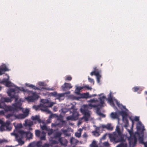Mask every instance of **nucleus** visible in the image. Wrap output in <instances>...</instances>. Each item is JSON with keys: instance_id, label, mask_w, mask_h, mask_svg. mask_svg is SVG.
Here are the masks:
<instances>
[{"instance_id": "obj_1", "label": "nucleus", "mask_w": 147, "mask_h": 147, "mask_svg": "<svg viewBox=\"0 0 147 147\" xmlns=\"http://www.w3.org/2000/svg\"><path fill=\"white\" fill-rule=\"evenodd\" d=\"M11 134L15 136L16 140L19 144L21 145H23L24 143V141L22 140V139L23 138L24 136H26V137L28 138H31L33 136L32 133L31 132L24 131L23 130L19 131L18 134L13 133H12Z\"/></svg>"}, {"instance_id": "obj_2", "label": "nucleus", "mask_w": 147, "mask_h": 147, "mask_svg": "<svg viewBox=\"0 0 147 147\" xmlns=\"http://www.w3.org/2000/svg\"><path fill=\"white\" fill-rule=\"evenodd\" d=\"M42 102L39 105L36 106L35 109L37 110L39 109H40L45 107H52L55 103L53 102H50L48 99H42L41 100Z\"/></svg>"}, {"instance_id": "obj_3", "label": "nucleus", "mask_w": 147, "mask_h": 147, "mask_svg": "<svg viewBox=\"0 0 147 147\" xmlns=\"http://www.w3.org/2000/svg\"><path fill=\"white\" fill-rule=\"evenodd\" d=\"M128 131L130 135V136L128 138L129 144L130 145L134 146L135 145L137 141V139L135 135L134 134L132 130L128 129Z\"/></svg>"}, {"instance_id": "obj_4", "label": "nucleus", "mask_w": 147, "mask_h": 147, "mask_svg": "<svg viewBox=\"0 0 147 147\" xmlns=\"http://www.w3.org/2000/svg\"><path fill=\"white\" fill-rule=\"evenodd\" d=\"M124 136L123 134H120V135L118 134H115L112 135L110 137L111 140L113 141L116 142H124Z\"/></svg>"}, {"instance_id": "obj_5", "label": "nucleus", "mask_w": 147, "mask_h": 147, "mask_svg": "<svg viewBox=\"0 0 147 147\" xmlns=\"http://www.w3.org/2000/svg\"><path fill=\"white\" fill-rule=\"evenodd\" d=\"M0 124L1 125L0 127V130L1 131H3L5 130L10 131L11 129V127L9 126V123H5L3 121L0 119Z\"/></svg>"}, {"instance_id": "obj_6", "label": "nucleus", "mask_w": 147, "mask_h": 147, "mask_svg": "<svg viewBox=\"0 0 147 147\" xmlns=\"http://www.w3.org/2000/svg\"><path fill=\"white\" fill-rule=\"evenodd\" d=\"M7 93L9 96L11 98H14L15 99V103H16L18 102L21 103L20 101L17 102L18 99V98L17 96L16 95V93L15 92V90L13 88H11L8 90L7 91ZM21 104V103H20Z\"/></svg>"}, {"instance_id": "obj_7", "label": "nucleus", "mask_w": 147, "mask_h": 147, "mask_svg": "<svg viewBox=\"0 0 147 147\" xmlns=\"http://www.w3.org/2000/svg\"><path fill=\"white\" fill-rule=\"evenodd\" d=\"M29 92L32 94V95L31 96H28L26 98V99L28 101L30 102H33L35 100L38 99L39 96L35 92H33L32 91H29Z\"/></svg>"}, {"instance_id": "obj_8", "label": "nucleus", "mask_w": 147, "mask_h": 147, "mask_svg": "<svg viewBox=\"0 0 147 147\" xmlns=\"http://www.w3.org/2000/svg\"><path fill=\"white\" fill-rule=\"evenodd\" d=\"M17 103H18V104H17V105L19 107V108H18L17 109V110H15L14 111H10V112H13L12 113L8 114L7 115H6L5 116V117L9 119V118L13 117V116H14L15 117V115H14V112L15 111H18V110L19 109H21V104H20V102H18L16 103H14V104L12 105L11 106H13V105H14L15 104H17Z\"/></svg>"}, {"instance_id": "obj_9", "label": "nucleus", "mask_w": 147, "mask_h": 147, "mask_svg": "<svg viewBox=\"0 0 147 147\" xmlns=\"http://www.w3.org/2000/svg\"><path fill=\"white\" fill-rule=\"evenodd\" d=\"M24 113L19 114L17 115H15V117L18 119H23L27 117L29 114V110L26 109L23 111Z\"/></svg>"}, {"instance_id": "obj_10", "label": "nucleus", "mask_w": 147, "mask_h": 147, "mask_svg": "<svg viewBox=\"0 0 147 147\" xmlns=\"http://www.w3.org/2000/svg\"><path fill=\"white\" fill-rule=\"evenodd\" d=\"M81 111L82 113L84 115V118L85 121H88V118L90 116V114L88 110L84 109H81Z\"/></svg>"}, {"instance_id": "obj_11", "label": "nucleus", "mask_w": 147, "mask_h": 147, "mask_svg": "<svg viewBox=\"0 0 147 147\" xmlns=\"http://www.w3.org/2000/svg\"><path fill=\"white\" fill-rule=\"evenodd\" d=\"M72 86L70 83L65 82L61 86V88L63 91H66L69 90L72 88Z\"/></svg>"}, {"instance_id": "obj_12", "label": "nucleus", "mask_w": 147, "mask_h": 147, "mask_svg": "<svg viewBox=\"0 0 147 147\" xmlns=\"http://www.w3.org/2000/svg\"><path fill=\"white\" fill-rule=\"evenodd\" d=\"M51 94L53 96L56 97L59 99H60V98L64 97L65 95L64 93L58 94L56 92H51Z\"/></svg>"}, {"instance_id": "obj_13", "label": "nucleus", "mask_w": 147, "mask_h": 147, "mask_svg": "<svg viewBox=\"0 0 147 147\" xmlns=\"http://www.w3.org/2000/svg\"><path fill=\"white\" fill-rule=\"evenodd\" d=\"M58 141L61 145L64 146H67V141L64 138L62 137L60 138L59 139Z\"/></svg>"}, {"instance_id": "obj_14", "label": "nucleus", "mask_w": 147, "mask_h": 147, "mask_svg": "<svg viewBox=\"0 0 147 147\" xmlns=\"http://www.w3.org/2000/svg\"><path fill=\"white\" fill-rule=\"evenodd\" d=\"M31 119L33 121H37V122L39 123H40L41 122V120L40 118V116L39 115L32 116L31 117Z\"/></svg>"}, {"instance_id": "obj_15", "label": "nucleus", "mask_w": 147, "mask_h": 147, "mask_svg": "<svg viewBox=\"0 0 147 147\" xmlns=\"http://www.w3.org/2000/svg\"><path fill=\"white\" fill-rule=\"evenodd\" d=\"M0 100L1 102L2 103V104L3 105V104L4 105H5L4 103V102H11V98L6 97L2 98Z\"/></svg>"}, {"instance_id": "obj_16", "label": "nucleus", "mask_w": 147, "mask_h": 147, "mask_svg": "<svg viewBox=\"0 0 147 147\" xmlns=\"http://www.w3.org/2000/svg\"><path fill=\"white\" fill-rule=\"evenodd\" d=\"M62 134V133L60 131H57L53 135V138L56 139L58 138L59 139L61 138V137Z\"/></svg>"}, {"instance_id": "obj_17", "label": "nucleus", "mask_w": 147, "mask_h": 147, "mask_svg": "<svg viewBox=\"0 0 147 147\" xmlns=\"http://www.w3.org/2000/svg\"><path fill=\"white\" fill-rule=\"evenodd\" d=\"M108 100V101L110 102V103L112 104V106H115V105L113 102V99L112 98V97L111 96V92L110 93L109 95Z\"/></svg>"}, {"instance_id": "obj_18", "label": "nucleus", "mask_w": 147, "mask_h": 147, "mask_svg": "<svg viewBox=\"0 0 147 147\" xmlns=\"http://www.w3.org/2000/svg\"><path fill=\"white\" fill-rule=\"evenodd\" d=\"M41 136H40V137H39L41 140H46V133L44 131H42L40 135Z\"/></svg>"}, {"instance_id": "obj_19", "label": "nucleus", "mask_w": 147, "mask_h": 147, "mask_svg": "<svg viewBox=\"0 0 147 147\" xmlns=\"http://www.w3.org/2000/svg\"><path fill=\"white\" fill-rule=\"evenodd\" d=\"M78 140L75 139L74 138L72 137L70 140L71 144H76L78 142Z\"/></svg>"}, {"instance_id": "obj_20", "label": "nucleus", "mask_w": 147, "mask_h": 147, "mask_svg": "<svg viewBox=\"0 0 147 147\" xmlns=\"http://www.w3.org/2000/svg\"><path fill=\"white\" fill-rule=\"evenodd\" d=\"M76 116H74L75 115H73L72 114V116H68L66 117V119L67 120H73L75 118L77 117H78L77 116V114H75Z\"/></svg>"}, {"instance_id": "obj_21", "label": "nucleus", "mask_w": 147, "mask_h": 147, "mask_svg": "<svg viewBox=\"0 0 147 147\" xmlns=\"http://www.w3.org/2000/svg\"><path fill=\"white\" fill-rule=\"evenodd\" d=\"M83 88V86L77 87L75 89V93L78 94H79L80 90Z\"/></svg>"}, {"instance_id": "obj_22", "label": "nucleus", "mask_w": 147, "mask_h": 147, "mask_svg": "<svg viewBox=\"0 0 147 147\" xmlns=\"http://www.w3.org/2000/svg\"><path fill=\"white\" fill-rule=\"evenodd\" d=\"M33 124V123L32 121H25L24 125L25 126L31 127Z\"/></svg>"}, {"instance_id": "obj_23", "label": "nucleus", "mask_w": 147, "mask_h": 147, "mask_svg": "<svg viewBox=\"0 0 147 147\" xmlns=\"http://www.w3.org/2000/svg\"><path fill=\"white\" fill-rule=\"evenodd\" d=\"M48 107H45L40 109L42 111L46 112L47 113L50 114L51 113V111L48 109Z\"/></svg>"}, {"instance_id": "obj_24", "label": "nucleus", "mask_w": 147, "mask_h": 147, "mask_svg": "<svg viewBox=\"0 0 147 147\" xmlns=\"http://www.w3.org/2000/svg\"><path fill=\"white\" fill-rule=\"evenodd\" d=\"M105 98V96H102V97H100L99 98V99L100 101V104L101 106L103 105L104 103V99Z\"/></svg>"}, {"instance_id": "obj_25", "label": "nucleus", "mask_w": 147, "mask_h": 147, "mask_svg": "<svg viewBox=\"0 0 147 147\" xmlns=\"http://www.w3.org/2000/svg\"><path fill=\"white\" fill-rule=\"evenodd\" d=\"M96 113L98 115L101 116L102 117H105V115L101 112L99 108H98L96 110Z\"/></svg>"}, {"instance_id": "obj_26", "label": "nucleus", "mask_w": 147, "mask_h": 147, "mask_svg": "<svg viewBox=\"0 0 147 147\" xmlns=\"http://www.w3.org/2000/svg\"><path fill=\"white\" fill-rule=\"evenodd\" d=\"M2 82H5V86L7 87H9L11 86V83L10 81H8L7 80H5L3 81Z\"/></svg>"}, {"instance_id": "obj_27", "label": "nucleus", "mask_w": 147, "mask_h": 147, "mask_svg": "<svg viewBox=\"0 0 147 147\" xmlns=\"http://www.w3.org/2000/svg\"><path fill=\"white\" fill-rule=\"evenodd\" d=\"M70 109L73 110V115L77 114V116L78 117V113L76 112V110L75 109V106L72 105Z\"/></svg>"}, {"instance_id": "obj_28", "label": "nucleus", "mask_w": 147, "mask_h": 147, "mask_svg": "<svg viewBox=\"0 0 147 147\" xmlns=\"http://www.w3.org/2000/svg\"><path fill=\"white\" fill-rule=\"evenodd\" d=\"M41 127L42 130H45L47 131L50 128L49 127L45 125H43L42 126H41Z\"/></svg>"}, {"instance_id": "obj_29", "label": "nucleus", "mask_w": 147, "mask_h": 147, "mask_svg": "<svg viewBox=\"0 0 147 147\" xmlns=\"http://www.w3.org/2000/svg\"><path fill=\"white\" fill-rule=\"evenodd\" d=\"M41 131L38 130H36L35 131V134L36 136L38 137H40V136L41 134Z\"/></svg>"}, {"instance_id": "obj_30", "label": "nucleus", "mask_w": 147, "mask_h": 147, "mask_svg": "<svg viewBox=\"0 0 147 147\" xmlns=\"http://www.w3.org/2000/svg\"><path fill=\"white\" fill-rule=\"evenodd\" d=\"M61 131L63 133L64 135L66 136H69L70 135V134L67 133V129H61Z\"/></svg>"}, {"instance_id": "obj_31", "label": "nucleus", "mask_w": 147, "mask_h": 147, "mask_svg": "<svg viewBox=\"0 0 147 147\" xmlns=\"http://www.w3.org/2000/svg\"><path fill=\"white\" fill-rule=\"evenodd\" d=\"M42 142L41 141H39L36 142H35L36 146L37 147H40L42 146Z\"/></svg>"}, {"instance_id": "obj_32", "label": "nucleus", "mask_w": 147, "mask_h": 147, "mask_svg": "<svg viewBox=\"0 0 147 147\" xmlns=\"http://www.w3.org/2000/svg\"><path fill=\"white\" fill-rule=\"evenodd\" d=\"M116 131L118 133L119 135H120V134H122L121 131L119 127L118 126H117L116 127Z\"/></svg>"}, {"instance_id": "obj_33", "label": "nucleus", "mask_w": 147, "mask_h": 147, "mask_svg": "<svg viewBox=\"0 0 147 147\" xmlns=\"http://www.w3.org/2000/svg\"><path fill=\"white\" fill-rule=\"evenodd\" d=\"M107 129L109 130H112L113 129V127L111 126L110 124L108 123L106 125Z\"/></svg>"}, {"instance_id": "obj_34", "label": "nucleus", "mask_w": 147, "mask_h": 147, "mask_svg": "<svg viewBox=\"0 0 147 147\" xmlns=\"http://www.w3.org/2000/svg\"><path fill=\"white\" fill-rule=\"evenodd\" d=\"M54 130L53 129H50L49 128V129L48 130H47L48 131V135L49 136H50L52 134H53L54 132Z\"/></svg>"}, {"instance_id": "obj_35", "label": "nucleus", "mask_w": 147, "mask_h": 147, "mask_svg": "<svg viewBox=\"0 0 147 147\" xmlns=\"http://www.w3.org/2000/svg\"><path fill=\"white\" fill-rule=\"evenodd\" d=\"M28 86L31 88H32L34 90H40V89H39V88L35 86L34 85L32 84H30V85H29Z\"/></svg>"}, {"instance_id": "obj_36", "label": "nucleus", "mask_w": 147, "mask_h": 147, "mask_svg": "<svg viewBox=\"0 0 147 147\" xmlns=\"http://www.w3.org/2000/svg\"><path fill=\"white\" fill-rule=\"evenodd\" d=\"M111 116L112 118L115 119L117 118V115L116 113L112 112L111 113Z\"/></svg>"}, {"instance_id": "obj_37", "label": "nucleus", "mask_w": 147, "mask_h": 147, "mask_svg": "<svg viewBox=\"0 0 147 147\" xmlns=\"http://www.w3.org/2000/svg\"><path fill=\"white\" fill-rule=\"evenodd\" d=\"M15 129H18L22 127V125L21 124H19L16 125L15 126Z\"/></svg>"}, {"instance_id": "obj_38", "label": "nucleus", "mask_w": 147, "mask_h": 147, "mask_svg": "<svg viewBox=\"0 0 147 147\" xmlns=\"http://www.w3.org/2000/svg\"><path fill=\"white\" fill-rule=\"evenodd\" d=\"M83 88H84L87 89L88 90H91L92 89V88L89 86L88 85H86L83 86Z\"/></svg>"}, {"instance_id": "obj_39", "label": "nucleus", "mask_w": 147, "mask_h": 147, "mask_svg": "<svg viewBox=\"0 0 147 147\" xmlns=\"http://www.w3.org/2000/svg\"><path fill=\"white\" fill-rule=\"evenodd\" d=\"M99 74V73L98 72H96L95 71H94L90 73V75L91 76H93V75H95L96 76H97Z\"/></svg>"}, {"instance_id": "obj_40", "label": "nucleus", "mask_w": 147, "mask_h": 147, "mask_svg": "<svg viewBox=\"0 0 147 147\" xmlns=\"http://www.w3.org/2000/svg\"><path fill=\"white\" fill-rule=\"evenodd\" d=\"M38 85L40 86H47V84L44 82H40L38 83Z\"/></svg>"}, {"instance_id": "obj_41", "label": "nucleus", "mask_w": 147, "mask_h": 147, "mask_svg": "<svg viewBox=\"0 0 147 147\" xmlns=\"http://www.w3.org/2000/svg\"><path fill=\"white\" fill-rule=\"evenodd\" d=\"M81 132H76L75 134V136L77 137L78 138H80L81 136Z\"/></svg>"}, {"instance_id": "obj_42", "label": "nucleus", "mask_w": 147, "mask_h": 147, "mask_svg": "<svg viewBox=\"0 0 147 147\" xmlns=\"http://www.w3.org/2000/svg\"><path fill=\"white\" fill-rule=\"evenodd\" d=\"M93 135L96 136H98L99 135L98 132L97 131H94L92 132Z\"/></svg>"}, {"instance_id": "obj_43", "label": "nucleus", "mask_w": 147, "mask_h": 147, "mask_svg": "<svg viewBox=\"0 0 147 147\" xmlns=\"http://www.w3.org/2000/svg\"><path fill=\"white\" fill-rule=\"evenodd\" d=\"M95 141H93L91 144V147H98L97 145L96 144Z\"/></svg>"}, {"instance_id": "obj_44", "label": "nucleus", "mask_w": 147, "mask_h": 147, "mask_svg": "<svg viewBox=\"0 0 147 147\" xmlns=\"http://www.w3.org/2000/svg\"><path fill=\"white\" fill-rule=\"evenodd\" d=\"M88 94L87 93H84L83 94H82V97L83 98H87L88 97Z\"/></svg>"}, {"instance_id": "obj_45", "label": "nucleus", "mask_w": 147, "mask_h": 147, "mask_svg": "<svg viewBox=\"0 0 147 147\" xmlns=\"http://www.w3.org/2000/svg\"><path fill=\"white\" fill-rule=\"evenodd\" d=\"M97 78V80L98 83H99L100 81V79L101 77V76L99 74H98L97 76H96Z\"/></svg>"}, {"instance_id": "obj_46", "label": "nucleus", "mask_w": 147, "mask_h": 147, "mask_svg": "<svg viewBox=\"0 0 147 147\" xmlns=\"http://www.w3.org/2000/svg\"><path fill=\"white\" fill-rule=\"evenodd\" d=\"M121 114L123 118L125 116H127V113L124 111H122L121 112Z\"/></svg>"}, {"instance_id": "obj_47", "label": "nucleus", "mask_w": 147, "mask_h": 147, "mask_svg": "<svg viewBox=\"0 0 147 147\" xmlns=\"http://www.w3.org/2000/svg\"><path fill=\"white\" fill-rule=\"evenodd\" d=\"M29 146L30 147H35V146H36L35 142L30 143L29 144Z\"/></svg>"}, {"instance_id": "obj_48", "label": "nucleus", "mask_w": 147, "mask_h": 147, "mask_svg": "<svg viewBox=\"0 0 147 147\" xmlns=\"http://www.w3.org/2000/svg\"><path fill=\"white\" fill-rule=\"evenodd\" d=\"M139 141L140 143L143 144L144 142L143 141V139L142 137H140L139 138Z\"/></svg>"}, {"instance_id": "obj_49", "label": "nucleus", "mask_w": 147, "mask_h": 147, "mask_svg": "<svg viewBox=\"0 0 147 147\" xmlns=\"http://www.w3.org/2000/svg\"><path fill=\"white\" fill-rule=\"evenodd\" d=\"M134 90V92H136L139 89V88L137 87H135L133 88Z\"/></svg>"}, {"instance_id": "obj_50", "label": "nucleus", "mask_w": 147, "mask_h": 147, "mask_svg": "<svg viewBox=\"0 0 147 147\" xmlns=\"http://www.w3.org/2000/svg\"><path fill=\"white\" fill-rule=\"evenodd\" d=\"M89 106H90L91 107H97L98 106V105H92L91 104H90L89 105Z\"/></svg>"}, {"instance_id": "obj_51", "label": "nucleus", "mask_w": 147, "mask_h": 147, "mask_svg": "<svg viewBox=\"0 0 147 147\" xmlns=\"http://www.w3.org/2000/svg\"><path fill=\"white\" fill-rule=\"evenodd\" d=\"M72 77L70 76H67L66 79L65 80H67L68 81H71L72 80Z\"/></svg>"}, {"instance_id": "obj_52", "label": "nucleus", "mask_w": 147, "mask_h": 147, "mask_svg": "<svg viewBox=\"0 0 147 147\" xmlns=\"http://www.w3.org/2000/svg\"><path fill=\"white\" fill-rule=\"evenodd\" d=\"M103 144L104 146H108L109 145V142H104L103 143Z\"/></svg>"}, {"instance_id": "obj_53", "label": "nucleus", "mask_w": 147, "mask_h": 147, "mask_svg": "<svg viewBox=\"0 0 147 147\" xmlns=\"http://www.w3.org/2000/svg\"><path fill=\"white\" fill-rule=\"evenodd\" d=\"M49 144L45 143L42 146V147H49Z\"/></svg>"}, {"instance_id": "obj_54", "label": "nucleus", "mask_w": 147, "mask_h": 147, "mask_svg": "<svg viewBox=\"0 0 147 147\" xmlns=\"http://www.w3.org/2000/svg\"><path fill=\"white\" fill-rule=\"evenodd\" d=\"M116 103L117 105L118 106V107H120L121 106V104H120L119 102H118L117 100L116 101Z\"/></svg>"}, {"instance_id": "obj_55", "label": "nucleus", "mask_w": 147, "mask_h": 147, "mask_svg": "<svg viewBox=\"0 0 147 147\" xmlns=\"http://www.w3.org/2000/svg\"><path fill=\"white\" fill-rule=\"evenodd\" d=\"M88 80L89 82L93 83H94V81L93 79L90 78L89 77L88 78Z\"/></svg>"}, {"instance_id": "obj_56", "label": "nucleus", "mask_w": 147, "mask_h": 147, "mask_svg": "<svg viewBox=\"0 0 147 147\" xmlns=\"http://www.w3.org/2000/svg\"><path fill=\"white\" fill-rule=\"evenodd\" d=\"M83 137L84 138H86L88 137V135L86 132H85L82 135Z\"/></svg>"}, {"instance_id": "obj_57", "label": "nucleus", "mask_w": 147, "mask_h": 147, "mask_svg": "<svg viewBox=\"0 0 147 147\" xmlns=\"http://www.w3.org/2000/svg\"><path fill=\"white\" fill-rule=\"evenodd\" d=\"M4 73L3 69H0V75H2Z\"/></svg>"}, {"instance_id": "obj_58", "label": "nucleus", "mask_w": 147, "mask_h": 147, "mask_svg": "<svg viewBox=\"0 0 147 147\" xmlns=\"http://www.w3.org/2000/svg\"><path fill=\"white\" fill-rule=\"evenodd\" d=\"M52 143L53 144H58V142L57 141L55 140H53L52 141Z\"/></svg>"}, {"instance_id": "obj_59", "label": "nucleus", "mask_w": 147, "mask_h": 147, "mask_svg": "<svg viewBox=\"0 0 147 147\" xmlns=\"http://www.w3.org/2000/svg\"><path fill=\"white\" fill-rule=\"evenodd\" d=\"M139 120V117H135L134 120L136 121H138Z\"/></svg>"}, {"instance_id": "obj_60", "label": "nucleus", "mask_w": 147, "mask_h": 147, "mask_svg": "<svg viewBox=\"0 0 147 147\" xmlns=\"http://www.w3.org/2000/svg\"><path fill=\"white\" fill-rule=\"evenodd\" d=\"M90 101L91 102H94L97 101H98V100L97 99H96V100H95L94 99H93L91 100Z\"/></svg>"}, {"instance_id": "obj_61", "label": "nucleus", "mask_w": 147, "mask_h": 147, "mask_svg": "<svg viewBox=\"0 0 147 147\" xmlns=\"http://www.w3.org/2000/svg\"><path fill=\"white\" fill-rule=\"evenodd\" d=\"M145 130V129L144 128V126H142V131L141 132L142 133L143 132L144 130Z\"/></svg>"}, {"instance_id": "obj_62", "label": "nucleus", "mask_w": 147, "mask_h": 147, "mask_svg": "<svg viewBox=\"0 0 147 147\" xmlns=\"http://www.w3.org/2000/svg\"><path fill=\"white\" fill-rule=\"evenodd\" d=\"M123 145L122 144H120L118 145L116 147H123Z\"/></svg>"}, {"instance_id": "obj_63", "label": "nucleus", "mask_w": 147, "mask_h": 147, "mask_svg": "<svg viewBox=\"0 0 147 147\" xmlns=\"http://www.w3.org/2000/svg\"><path fill=\"white\" fill-rule=\"evenodd\" d=\"M102 128L103 129H104V128H106L107 129V126H106V125H103L102 126Z\"/></svg>"}, {"instance_id": "obj_64", "label": "nucleus", "mask_w": 147, "mask_h": 147, "mask_svg": "<svg viewBox=\"0 0 147 147\" xmlns=\"http://www.w3.org/2000/svg\"><path fill=\"white\" fill-rule=\"evenodd\" d=\"M143 144H144V147H147V144L145 142Z\"/></svg>"}]
</instances>
